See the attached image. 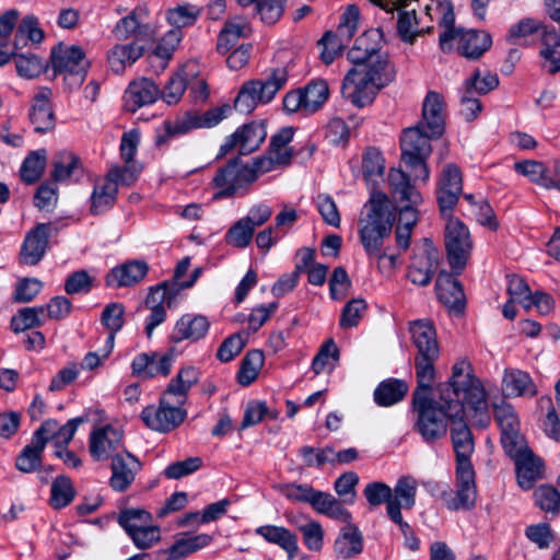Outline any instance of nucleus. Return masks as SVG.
<instances>
[{
    "mask_svg": "<svg viewBox=\"0 0 560 560\" xmlns=\"http://www.w3.org/2000/svg\"><path fill=\"white\" fill-rule=\"evenodd\" d=\"M300 455L304 460V465L308 468L311 467H322L326 463L335 464L331 455L334 454V448L330 446H325L323 448H314L312 446H302L299 450Z\"/></svg>",
    "mask_w": 560,
    "mask_h": 560,
    "instance_id": "nucleus-61",
    "label": "nucleus"
},
{
    "mask_svg": "<svg viewBox=\"0 0 560 560\" xmlns=\"http://www.w3.org/2000/svg\"><path fill=\"white\" fill-rule=\"evenodd\" d=\"M535 503L553 515L560 512V492L550 485H541L534 492Z\"/></svg>",
    "mask_w": 560,
    "mask_h": 560,
    "instance_id": "nucleus-57",
    "label": "nucleus"
},
{
    "mask_svg": "<svg viewBox=\"0 0 560 560\" xmlns=\"http://www.w3.org/2000/svg\"><path fill=\"white\" fill-rule=\"evenodd\" d=\"M502 392L505 397L534 396L536 394L530 376L520 370L505 371Z\"/></svg>",
    "mask_w": 560,
    "mask_h": 560,
    "instance_id": "nucleus-43",
    "label": "nucleus"
},
{
    "mask_svg": "<svg viewBox=\"0 0 560 560\" xmlns=\"http://www.w3.org/2000/svg\"><path fill=\"white\" fill-rule=\"evenodd\" d=\"M252 35L249 22L244 16L229 19L218 36L217 50L225 55L237 45L241 38H248Z\"/></svg>",
    "mask_w": 560,
    "mask_h": 560,
    "instance_id": "nucleus-30",
    "label": "nucleus"
},
{
    "mask_svg": "<svg viewBox=\"0 0 560 560\" xmlns=\"http://www.w3.org/2000/svg\"><path fill=\"white\" fill-rule=\"evenodd\" d=\"M358 482L359 476L354 471L343 472L336 479L334 489L337 494L342 498L343 503L352 504L354 502L357 495L355 486Z\"/></svg>",
    "mask_w": 560,
    "mask_h": 560,
    "instance_id": "nucleus-63",
    "label": "nucleus"
},
{
    "mask_svg": "<svg viewBox=\"0 0 560 560\" xmlns=\"http://www.w3.org/2000/svg\"><path fill=\"white\" fill-rule=\"evenodd\" d=\"M114 34L119 40L135 36L137 43L152 37L150 26L140 22L136 10L117 22Z\"/></svg>",
    "mask_w": 560,
    "mask_h": 560,
    "instance_id": "nucleus-46",
    "label": "nucleus"
},
{
    "mask_svg": "<svg viewBox=\"0 0 560 560\" xmlns=\"http://www.w3.org/2000/svg\"><path fill=\"white\" fill-rule=\"evenodd\" d=\"M541 31L544 48L540 56L545 60L544 67L550 74L560 71V36L555 27L544 26L539 21L525 18L512 25L508 33V40L514 45L527 44V37Z\"/></svg>",
    "mask_w": 560,
    "mask_h": 560,
    "instance_id": "nucleus-3",
    "label": "nucleus"
},
{
    "mask_svg": "<svg viewBox=\"0 0 560 560\" xmlns=\"http://www.w3.org/2000/svg\"><path fill=\"white\" fill-rule=\"evenodd\" d=\"M516 465L518 486L525 490L533 488L535 481L542 477L544 465L529 450L513 459Z\"/></svg>",
    "mask_w": 560,
    "mask_h": 560,
    "instance_id": "nucleus-36",
    "label": "nucleus"
},
{
    "mask_svg": "<svg viewBox=\"0 0 560 560\" xmlns=\"http://www.w3.org/2000/svg\"><path fill=\"white\" fill-rule=\"evenodd\" d=\"M465 404L466 401L457 402L451 407L450 434L456 466H472L470 458L475 451L472 433L465 421Z\"/></svg>",
    "mask_w": 560,
    "mask_h": 560,
    "instance_id": "nucleus-13",
    "label": "nucleus"
},
{
    "mask_svg": "<svg viewBox=\"0 0 560 560\" xmlns=\"http://www.w3.org/2000/svg\"><path fill=\"white\" fill-rule=\"evenodd\" d=\"M122 448V432L112 425L93 430L89 439V452L94 460L113 459Z\"/></svg>",
    "mask_w": 560,
    "mask_h": 560,
    "instance_id": "nucleus-19",
    "label": "nucleus"
},
{
    "mask_svg": "<svg viewBox=\"0 0 560 560\" xmlns=\"http://www.w3.org/2000/svg\"><path fill=\"white\" fill-rule=\"evenodd\" d=\"M384 42L383 31L380 27L369 28L364 31L354 40L353 46L348 50V60L358 67L363 62L375 59L376 55H382V46Z\"/></svg>",
    "mask_w": 560,
    "mask_h": 560,
    "instance_id": "nucleus-23",
    "label": "nucleus"
},
{
    "mask_svg": "<svg viewBox=\"0 0 560 560\" xmlns=\"http://www.w3.org/2000/svg\"><path fill=\"white\" fill-rule=\"evenodd\" d=\"M124 313L125 308L120 303H110L102 312L101 322L110 332V340L114 339V335L124 326Z\"/></svg>",
    "mask_w": 560,
    "mask_h": 560,
    "instance_id": "nucleus-62",
    "label": "nucleus"
},
{
    "mask_svg": "<svg viewBox=\"0 0 560 560\" xmlns=\"http://www.w3.org/2000/svg\"><path fill=\"white\" fill-rule=\"evenodd\" d=\"M47 164V151L39 149L32 151L23 161L20 175L21 179L27 184H35L44 174Z\"/></svg>",
    "mask_w": 560,
    "mask_h": 560,
    "instance_id": "nucleus-47",
    "label": "nucleus"
},
{
    "mask_svg": "<svg viewBox=\"0 0 560 560\" xmlns=\"http://www.w3.org/2000/svg\"><path fill=\"white\" fill-rule=\"evenodd\" d=\"M411 340L417 349L415 370L418 383L427 384L435 377V362L440 355L436 331L429 320H415L410 324Z\"/></svg>",
    "mask_w": 560,
    "mask_h": 560,
    "instance_id": "nucleus-4",
    "label": "nucleus"
},
{
    "mask_svg": "<svg viewBox=\"0 0 560 560\" xmlns=\"http://www.w3.org/2000/svg\"><path fill=\"white\" fill-rule=\"evenodd\" d=\"M514 170L546 189H558L560 191V177L558 179L550 177L547 167L541 162L534 160L516 162Z\"/></svg>",
    "mask_w": 560,
    "mask_h": 560,
    "instance_id": "nucleus-40",
    "label": "nucleus"
},
{
    "mask_svg": "<svg viewBox=\"0 0 560 560\" xmlns=\"http://www.w3.org/2000/svg\"><path fill=\"white\" fill-rule=\"evenodd\" d=\"M159 86L150 79L140 78L129 83L125 95V109L136 113L139 108L153 104L160 96Z\"/></svg>",
    "mask_w": 560,
    "mask_h": 560,
    "instance_id": "nucleus-27",
    "label": "nucleus"
},
{
    "mask_svg": "<svg viewBox=\"0 0 560 560\" xmlns=\"http://www.w3.org/2000/svg\"><path fill=\"white\" fill-rule=\"evenodd\" d=\"M396 214L389 207L385 194L373 195L370 199V212L364 221H361L360 240L369 256L377 255V267L382 273H390L397 261L395 254L380 253L383 241L393 229Z\"/></svg>",
    "mask_w": 560,
    "mask_h": 560,
    "instance_id": "nucleus-2",
    "label": "nucleus"
},
{
    "mask_svg": "<svg viewBox=\"0 0 560 560\" xmlns=\"http://www.w3.org/2000/svg\"><path fill=\"white\" fill-rule=\"evenodd\" d=\"M253 183L255 175L249 171V165L234 158L220 167L212 178V185L218 189L214 199L232 197L241 189L246 190Z\"/></svg>",
    "mask_w": 560,
    "mask_h": 560,
    "instance_id": "nucleus-11",
    "label": "nucleus"
},
{
    "mask_svg": "<svg viewBox=\"0 0 560 560\" xmlns=\"http://www.w3.org/2000/svg\"><path fill=\"white\" fill-rule=\"evenodd\" d=\"M51 167L50 177L55 183L79 179L83 174L81 159L71 151L58 152L52 159Z\"/></svg>",
    "mask_w": 560,
    "mask_h": 560,
    "instance_id": "nucleus-34",
    "label": "nucleus"
},
{
    "mask_svg": "<svg viewBox=\"0 0 560 560\" xmlns=\"http://www.w3.org/2000/svg\"><path fill=\"white\" fill-rule=\"evenodd\" d=\"M172 395L163 393L159 407L148 406L141 412L145 425L154 431L170 432L177 428L186 417V411L174 404H183L182 399L171 400Z\"/></svg>",
    "mask_w": 560,
    "mask_h": 560,
    "instance_id": "nucleus-12",
    "label": "nucleus"
},
{
    "mask_svg": "<svg viewBox=\"0 0 560 560\" xmlns=\"http://www.w3.org/2000/svg\"><path fill=\"white\" fill-rule=\"evenodd\" d=\"M57 183L47 180L42 183L34 195V206L42 211L52 210L58 202Z\"/></svg>",
    "mask_w": 560,
    "mask_h": 560,
    "instance_id": "nucleus-59",
    "label": "nucleus"
},
{
    "mask_svg": "<svg viewBox=\"0 0 560 560\" xmlns=\"http://www.w3.org/2000/svg\"><path fill=\"white\" fill-rule=\"evenodd\" d=\"M432 383H418L412 393V409L417 415L415 430L424 442L434 443L446 436L454 404L466 401L475 412H487L486 392L469 362L463 360L453 365L450 381L439 384L436 398L432 397Z\"/></svg>",
    "mask_w": 560,
    "mask_h": 560,
    "instance_id": "nucleus-1",
    "label": "nucleus"
},
{
    "mask_svg": "<svg viewBox=\"0 0 560 560\" xmlns=\"http://www.w3.org/2000/svg\"><path fill=\"white\" fill-rule=\"evenodd\" d=\"M388 185L395 200L418 205L421 196L411 185L410 176L400 168H390L388 172Z\"/></svg>",
    "mask_w": 560,
    "mask_h": 560,
    "instance_id": "nucleus-37",
    "label": "nucleus"
},
{
    "mask_svg": "<svg viewBox=\"0 0 560 560\" xmlns=\"http://www.w3.org/2000/svg\"><path fill=\"white\" fill-rule=\"evenodd\" d=\"M446 105L443 96L430 91L422 103V116L419 125L429 129L430 137L440 138L445 131Z\"/></svg>",
    "mask_w": 560,
    "mask_h": 560,
    "instance_id": "nucleus-22",
    "label": "nucleus"
},
{
    "mask_svg": "<svg viewBox=\"0 0 560 560\" xmlns=\"http://www.w3.org/2000/svg\"><path fill=\"white\" fill-rule=\"evenodd\" d=\"M408 384L398 378H387L382 381L373 393L374 401L377 406L389 407L401 401L407 393Z\"/></svg>",
    "mask_w": 560,
    "mask_h": 560,
    "instance_id": "nucleus-39",
    "label": "nucleus"
},
{
    "mask_svg": "<svg viewBox=\"0 0 560 560\" xmlns=\"http://www.w3.org/2000/svg\"><path fill=\"white\" fill-rule=\"evenodd\" d=\"M463 190L460 170L455 164L444 166L438 189V203L443 217L448 215L456 206Z\"/></svg>",
    "mask_w": 560,
    "mask_h": 560,
    "instance_id": "nucleus-20",
    "label": "nucleus"
},
{
    "mask_svg": "<svg viewBox=\"0 0 560 560\" xmlns=\"http://www.w3.org/2000/svg\"><path fill=\"white\" fill-rule=\"evenodd\" d=\"M255 534L267 542L279 546L288 553L289 559H293L298 555V537L283 526L262 525L255 529Z\"/></svg>",
    "mask_w": 560,
    "mask_h": 560,
    "instance_id": "nucleus-35",
    "label": "nucleus"
},
{
    "mask_svg": "<svg viewBox=\"0 0 560 560\" xmlns=\"http://www.w3.org/2000/svg\"><path fill=\"white\" fill-rule=\"evenodd\" d=\"M289 73L285 67L271 70L266 79L244 82L234 101L236 110L243 114L252 113L258 104H267L284 88Z\"/></svg>",
    "mask_w": 560,
    "mask_h": 560,
    "instance_id": "nucleus-5",
    "label": "nucleus"
},
{
    "mask_svg": "<svg viewBox=\"0 0 560 560\" xmlns=\"http://www.w3.org/2000/svg\"><path fill=\"white\" fill-rule=\"evenodd\" d=\"M212 541V536L208 534H199L188 538H178L162 553L166 555L164 560H179L188 557L189 555L207 547Z\"/></svg>",
    "mask_w": 560,
    "mask_h": 560,
    "instance_id": "nucleus-45",
    "label": "nucleus"
},
{
    "mask_svg": "<svg viewBox=\"0 0 560 560\" xmlns=\"http://www.w3.org/2000/svg\"><path fill=\"white\" fill-rule=\"evenodd\" d=\"M52 230L56 228L51 223H37L27 232L19 257L22 265L35 266L43 259Z\"/></svg>",
    "mask_w": 560,
    "mask_h": 560,
    "instance_id": "nucleus-17",
    "label": "nucleus"
},
{
    "mask_svg": "<svg viewBox=\"0 0 560 560\" xmlns=\"http://www.w3.org/2000/svg\"><path fill=\"white\" fill-rule=\"evenodd\" d=\"M359 22V8L355 4L347 5L340 16L336 32H326L318 42L319 45H323L320 58L325 65H330L339 54L343 43L353 37L358 30Z\"/></svg>",
    "mask_w": 560,
    "mask_h": 560,
    "instance_id": "nucleus-10",
    "label": "nucleus"
},
{
    "mask_svg": "<svg viewBox=\"0 0 560 560\" xmlns=\"http://www.w3.org/2000/svg\"><path fill=\"white\" fill-rule=\"evenodd\" d=\"M267 131L265 124L261 121H253L245 124L230 137L221 145L220 153L225 155L233 148L237 147L241 154H249L257 150L266 139Z\"/></svg>",
    "mask_w": 560,
    "mask_h": 560,
    "instance_id": "nucleus-15",
    "label": "nucleus"
},
{
    "mask_svg": "<svg viewBox=\"0 0 560 560\" xmlns=\"http://www.w3.org/2000/svg\"><path fill=\"white\" fill-rule=\"evenodd\" d=\"M385 161L376 148H368L362 155V173L366 184L374 190L381 182H384ZM380 192L372 191L373 195Z\"/></svg>",
    "mask_w": 560,
    "mask_h": 560,
    "instance_id": "nucleus-38",
    "label": "nucleus"
},
{
    "mask_svg": "<svg viewBox=\"0 0 560 560\" xmlns=\"http://www.w3.org/2000/svg\"><path fill=\"white\" fill-rule=\"evenodd\" d=\"M433 139L435 138L430 137L429 129H424L419 124L405 129L402 132L400 139L401 161L410 171L415 180L427 182L429 179L430 171L427 159L431 154L430 140Z\"/></svg>",
    "mask_w": 560,
    "mask_h": 560,
    "instance_id": "nucleus-6",
    "label": "nucleus"
},
{
    "mask_svg": "<svg viewBox=\"0 0 560 560\" xmlns=\"http://www.w3.org/2000/svg\"><path fill=\"white\" fill-rule=\"evenodd\" d=\"M174 359V349H170L162 355L155 351L140 353L132 360V373L143 380H150L158 375L167 376L171 372Z\"/></svg>",
    "mask_w": 560,
    "mask_h": 560,
    "instance_id": "nucleus-21",
    "label": "nucleus"
},
{
    "mask_svg": "<svg viewBox=\"0 0 560 560\" xmlns=\"http://www.w3.org/2000/svg\"><path fill=\"white\" fill-rule=\"evenodd\" d=\"M110 487L118 492L126 491L133 482L136 475L141 469V463L132 454L126 452L124 455L117 453L113 456Z\"/></svg>",
    "mask_w": 560,
    "mask_h": 560,
    "instance_id": "nucleus-24",
    "label": "nucleus"
},
{
    "mask_svg": "<svg viewBox=\"0 0 560 560\" xmlns=\"http://www.w3.org/2000/svg\"><path fill=\"white\" fill-rule=\"evenodd\" d=\"M425 14L431 20L439 19V24L444 26V32L440 34L439 45L442 51L450 52L453 49V42L457 38L459 30L454 27L455 14L451 2H440L435 5H425Z\"/></svg>",
    "mask_w": 560,
    "mask_h": 560,
    "instance_id": "nucleus-28",
    "label": "nucleus"
},
{
    "mask_svg": "<svg viewBox=\"0 0 560 560\" xmlns=\"http://www.w3.org/2000/svg\"><path fill=\"white\" fill-rule=\"evenodd\" d=\"M51 67L55 74H65V81L70 88H79L88 73L90 62L83 49L79 46L59 44L51 49Z\"/></svg>",
    "mask_w": 560,
    "mask_h": 560,
    "instance_id": "nucleus-7",
    "label": "nucleus"
},
{
    "mask_svg": "<svg viewBox=\"0 0 560 560\" xmlns=\"http://www.w3.org/2000/svg\"><path fill=\"white\" fill-rule=\"evenodd\" d=\"M45 446L37 439H33L30 444L25 445L21 453L16 456L15 467L24 474H31L40 467L43 462L42 454Z\"/></svg>",
    "mask_w": 560,
    "mask_h": 560,
    "instance_id": "nucleus-50",
    "label": "nucleus"
},
{
    "mask_svg": "<svg viewBox=\"0 0 560 560\" xmlns=\"http://www.w3.org/2000/svg\"><path fill=\"white\" fill-rule=\"evenodd\" d=\"M454 271H440L436 278L435 291L438 299L447 308L462 313L465 307V294L460 281Z\"/></svg>",
    "mask_w": 560,
    "mask_h": 560,
    "instance_id": "nucleus-25",
    "label": "nucleus"
},
{
    "mask_svg": "<svg viewBox=\"0 0 560 560\" xmlns=\"http://www.w3.org/2000/svg\"><path fill=\"white\" fill-rule=\"evenodd\" d=\"M14 60L18 74L25 79L37 78L47 68L45 61L34 54L18 52Z\"/></svg>",
    "mask_w": 560,
    "mask_h": 560,
    "instance_id": "nucleus-55",
    "label": "nucleus"
},
{
    "mask_svg": "<svg viewBox=\"0 0 560 560\" xmlns=\"http://www.w3.org/2000/svg\"><path fill=\"white\" fill-rule=\"evenodd\" d=\"M494 420L501 430V434L520 430L518 417L509 404L494 406Z\"/></svg>",
    "mask_w": 560,
    "mask_h": 560,
    "instance_id": "nucleus-64",
    "label": "nucleus"
},
{
    "mask_svg": "<svg viewBox=\"0 0 560 560\" xmlns=\"http://www.w3.org/2000/svg\"><path fill=\"white\" fill-rule=\"evenodd\" d=\"M334 549L343 559L360 555L363 550V536L359 528L353 524L342 528L341 534L335 541Z\"/></svg>",
    "mask_w": 560,
    "mask_h": 560,
    "instance_id": "nucleus-41",
    "label": "nucleus"
},
{
    "mask_svg": "<svg viewBox=\"0 0 560 560\" xmlns=\"http://www.w3.org/2000/svg\"><path fill=\"white\" fill-rule=\"evenodd\" d=\"M381 90L369 80L360 67L350 68L342 82L343 94H347L351 103L359 108L371 104Z\"/></svg>",
    "mask_w": 560,
    "mask_h": 560,
    "instance_id": "nucleus-14",
    "label": "nucleus"
},
{
    "mask_svg": "<svg viewBox=\"0 0 560 560\" xmlns=\"http://www.w3.org/2000/svg\"><path fill=\"white\" fill-rule=\"evenodd\" d=\"M52 91L42 86L34 94L30 108V121L36 133H47L56 127V116L51 105Z\"/></svg>",
    "mask_w": 560,
    "mask_h": 560,
    "instance_id": "nucleus-18",
    "label": "nucleus"
},
{
    "mask_svg": "<svg viewBox=\"0 0 560 560\" xmlns=\"http://www.w3.org/2000/svg\"><path fill=\"white\" fill-rule=\"evenodd\" d=\"M439 267V250L432 243L424 238V244L419 253L411 258L407 278L417 285H428Z\"/></svg>",
    "mask_w": 560,
    "mask_h": 560,
    "instance_id": "nucleus-16",
    "label": "nucleus"
},
{
    "mask_svg": "<svg viewBox=\"0 0 560 560\" xmlns=\"http://www.w3.org/2000/svg\"><path fill=\"white\" fill-rule=\"evenodd\" d=\"M231 112L229 105L211 108L202 114L198 112H187L184 116L174 121L165 122V131L155 138L156 145L165 144L170 138L187 133L198 128H211L221 122Z\"/></svg>",
    "mask_w": 560,
    "mask_h": 560,
    "instance_id": "nucleus-8",
    "label": "nucleus"
},
{
    "mask_svg": "<svg viewBox=\"0 0 560 560\" xmlns=\"http://www.w3.org/2000/svg\"><path fill=\"white\" fill-rule=\"evenodd\" d=\"M374 84L380 89L388 86L395 81L397 70L387 54L376 55L375 59L363 62L359 66Z\"/></svg>",
    "mask_w": 560,
    "mask_h": 560,
    "instance_id": "nucleus-33",
    "label": "nucleus"
},
{
    "mask_svg": "<svg viewBox=\"0 0 560 560\" xmlns=\"http://www.w3.org/2000/svg\"><path fill=\"white\" fill-rule=\"evenodd\" d=\"M423 31L418 30L416 10L399 11L397 20V34L401 40L412 44L415 38Z\"/></svg>",
    "mask_w": 560,
    "mask_h": 560,
    "instance_id": "nucleus-58",
    "label": "nucleus"
},
{
    "mask_svg": "<svg viewBox=\"0 0 560 560\" xmlns=\"http://www.w3.org/2000/svg\"><path fill=\"white\" fill-rule=\"evenodd\" d=\"M210 327L207 317L202 315H183L175 324L171 341L178 343L183 340L198 341L206 336Z\"/></svg>",
    "mask_w": 560,
    "mask_h": 560,
    "instance_id": "nucleus-29",
    "label": "nucleus"
},
{
    "mask_svg": "<svg viewBox=\"0 0 560 560\" xmlns=\"http://www.w3.org/2000/svg\"><path fill=\"white\" fill-rule=\"evenodd\" d=\"M75 498V489L71 479L66 475H59L51 483L49 503L55 510L69 505Z\"/></svg>",
    "mask_w": 560,
    "mask_h": 560,
    "instance_id": "nucleus-51",
    "label": "nucleus"
},
{
    "mask_svg": "<svg viewBox=\"0 0 560 560\" xmlns=\"http://www.w3.org/2000/svg\"><path fill=\"white\" fill-rule=\"evenodd\" d=\"M445 218H447L445 226L447 260L452 270L460 275L471 255L474 243L468 228L460 220L453 218L451 213Z\"/></svg>",
    "mask_w": 560,
    "mask_h": 560,
    "instance_id": "nucleus-9",
    "label": "nucleus"
},
{
    "mask_svg": "<svg viewBox=\"0 0 560 560\" xmlns=\"http://www.w3.org/2000/svg\"><path fill=\"white\" fill-rule=\"evenodd\" d=\"M144 51V47L137 42L127 45H116L107 54V60L110 69L120 74L127 65L136 62Z\"/></svg>",
    "mask_w": 560,
    "mask_h": 560,
    "instance_id": "nucleus-42",
    "label": "nucleus"
},
{
    "mask_svg": "<svg viewBox=\"0 0 560 560\" xmlns=\"http://www.w3.org/2000/svg\"><path fill=\"white\" fill-rule=\"evenodd\" d=\"M149 266L143 260H131L115 267L106 276V284L112 288L137 284L147 276Z\"/></svg>",
    "mask_w": 560,
    "mask_h": 560,
    "instance_id": "nucleus-31",
    "label": "nucleus"
},
{
    "mask_svg": "<svg viewBox=\"0 0 560 560\" xmlns=\"http://www.w3.org/2000/svg\"><path fill=\"white\" fill-rule=\"evenodd\" d=\"M454 42H457L458 52L468 59H478L492 44L490 34L474 30L460 31Z\"/></svg>",
    "mask_w": 560,
    "mask_h": 560,
    "instance_id": "nucleus-32",
    "label": "nucleus"
},
{
    "mask_svg": "<svg viewBox=\"0 0 560 560\" xmlns=\"http://www.w3.org/2000/svg\"><path fill=\"white\" fill-rule=\"evenodd\" d=\"M140 173V166L129 163L125 166H113L108 171L106 179L109 183H114L116 189H118L119 186H131L138 179Z\"/></svg>",
    "mask_w": 560,
    "mask_h": 560,
    "instance_id": "nucleus-60",
    "label": "nucleus"
},
{
    "mask_svg": "<svg viewBox=\"0 0 560 560\" xmlns=\"http://www.w3.org/2000/svg\"><path fill=\"white\" fill-rule=\"evenodd\" d=\"M499 85V78L495 73L476 70L472 75L466 80L467 94L477 93L483 95L494 90Z\"/></svg>",
    "mask_w": 560,
    "mask_h": 560,
    "instance_id": "nucleus-56",
    "label": "nucleus"
},
{
    "mask_svg": "<svg viewBox=\"0 0 560 560\" xmlns=\"http://www.w3.org/2000/svg\"><path fill=\"white\" fill-rule=\"evenodd\" d=\"M393 490L392 501L388 502L386 508L387 516L389 517V509L395 508L398 512L401 509H412L416 503L417 481L409 476L401 477L397 480Z\"/></svg>",
    "mask_w": 560,
    "mask_h": 560,
    "instance_id": "nucleus-44",
    "label": "nucleus"
},
{
    "mask_svg": "<svg viewBox=\"0 0 560 560\" xmlns=\"http://www.w3.org/2000/svg\"><path fill=\"white\" fill-rule=\"evenodd\" d=\"M301 92L304 100L305 114L317 112L329 96V88L324 80L311 81L305 88L301 89Z\"/></svg>",
    "mask_w": 560,
    "mask_h": 560,
    "instance_id": "nucleus-48",
    "label": "nucleus"
},
{
    "mask_svg": "<svg viewBox=\"0 0 560 560\" xmlns=\"http://www.w3.org/2000/svg\"><path fill=\"white\" fill-rule=\"evenodd\" d=\"M179 292V288L176 283H170L164 281L156 287H152L150 292L145 299L147 307H165L166 304L168 307L174 303L177 294Z\"/></svg>",
    "mask_w": 560,
    "mask_h": 560,
    "instance_id": "nucleus-54",
    "label": "nucleus"
},
{
    "mask_svg": "<svg viewBox=\"0 0 560 560\" xmlns=\"http://www.w3.org/2000/svg\"><path fill=\"white\" fill-rule=\"evenodd\" d=\"M117 194L116 185L107 179L95 185L91 196V212L97 215L110 209L116 202Z\"/></svg>",
    "mask_w": 560,
    "mask_h": 560,
    "instance_id": "nucleus-49",
    "label": "nucleus"
},
{
    "mask_svg": "<svg viewBox=\"0 0 560 560\" xmlns=\"http://www.w3.org/2000/svg\"><path fill=\"white\" fill-rule=\"evenodd\" d=\"M199 381V373L194 366L183 368L176 377H174L167 388L165 389L167 395L174 397L185 398L189 389L197 384Z\"/></svg>",
    "mask_w": 560,
    "mask_h": 560,
    "instance_id": "nucleus-53",
    "label": "nucleus"
},
{
    "mask_svg": "<svg viewBox=\"0 0 560 560\" xmlns=\"http://www.w3.org/2000/svg\"><path fill=\"white\" fill-rule=\"evenodd\" d=\"M476 474L474 466H456V497L450 502L451 510H470L476 504Z\"/></svg>",
    "mask_w": 560,
    "mask_h": 560,
    "instance_id": "nucleus-26",
    "label": "nucleus"
},
{
    "mask_svg": "<svg viewBox=\"0 0 560 560\" xmlns=\"http://www.w3.org/2000/svg\"><path fill=\"white\" fill-rule=\"evenodd\" d=\"M264 352L258 349L250 350L243 358L240 371L237 373V381L243 386L250 385L258 376L260 369L264 365Z\"/></svg>",
    "mask_w": 560,
    "mask_h": 560,
    "instance_id": "nucleus-52",
    "label": "nucleus"
}]
</instances>
